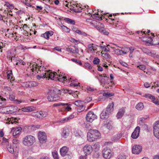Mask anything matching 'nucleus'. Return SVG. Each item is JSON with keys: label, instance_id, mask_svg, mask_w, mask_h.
I'll list each match as a JSON object with an SVG mask.
<instances>
[{"label": "nucleus", "instance_id": "58", "mask_svg": "<svg viewBox=\"0 0 159 159\" xmlns=\"http://www.w3.org/2000/svg\"><path fill=\"white\" fill-rule=\"evenodd\" d=\"M23 3L26 6H28L29 7H32V6L30 5L29 3L26 0H24L23 1Z\"/></svg>", "mask_w": 159, "mask_h": 159}, {"label": "nucleus", "instance_id": "59", "mask_svg": "<svg viewBox=\"0 0 159 159\" xmlns=\"http://www.w3.org/2000/svg\"><path fill=\"white\" fill-rule=\"evenodd\" d=\"M150 56H151L154 57H156L157 58H159V54H156V53L155 54H152L151 52H150Z\"/></svg>", "mask_w": 159, "mask_h": 159}, {"label": "nucleus", "instance_id": "38", "mask_svg": "<svg viewBox=\"0 0 159 159\" xmlns=\"http://www.w3.org/2000/svg\"><path fill=\"white\" fill-rule=\"evenodd\" d=\"M74 6H73V9L74 11L76 12H81V10L82 9L80 7H79V8H75V6L76 7H77V6L75 4L73 5Z\"/></svg>", "mask_w": 159, "mask_h": 159}, {"label": "nucleus", "instance_id": "40", "mask_svg": "<svg viewBox=\"0 0 159 159\" xmlns=\"http://www.w3.org/2000/svg\"><path fill=\"white\" fill-rule=\"evenodd\" d=\"M7 149L8 151L11 153H12L14 152L13 148L11 145L9 144L8 145L7 147Z\"/></svg>", "mask_w": 159, "mask_h": 159}, {"label": "nucleus", "instance_id": "12", "mask_svg": "<svg viewBox=\"0 0 159 159\" xmlns=\"http://www.w3.org/2000/svg\"><path fill=\"white\" fill-rule=\"evenodd\" d=\"M97 117L96 115L93 111H89L86 115V119L87 121L91 122Z\"/></svg>", "mask_w": 159, "mask_h": 159}, {"label": "nucleus", "instance_id": "26", "mask_svg": "<svg viewBox=\"0 0 159 159\" xmlns=\"http://www.w3.org/2000/svg\"><path fill=\"white\" fill-rule=\"evenodd\" d=\"M125 112V110L124 108L120 109L116 114V117L117 119H120L122 118L124 115Z\"/></svg>", "mask_w": 159, "mask_h": 159}, {"label": "nucleus", "instance_id": "56", "mask_svg": "<svg viewBox=\"0 0 159 159\" xmlns=\"http://www.w3.org/2000/svg\"><path fill=\"white\" fill-rule=\"evenodd\" d=\"M86 89L88 91H94L95 90H96L95 89H94L93 88L91 87H87L86 88Z\"/></svg>", "mask_w": 159, "mask_h": 159}, {"label": "nucleus", "instance_id": "21", "mask_svg": "<svg viewBox=\"0 0 159 159\" xmlns=\"http://www.w3.org/2000/svg\"><path fill=\"white\" fill-rule=\"evenodd\" d=\"M21 129L22 128L20 127L13 128L11 129V132L12 133L13 135L15 136L19 134Z\"/></svg>", "mask_w": 159, "mask_h": 159}, {"label": "nucleus", "instance_id": "27", "mask_svg": "<svg viewBox=\"0 0 159 159\" xmlns=\"http://www.w3.org/2000/svg\"><path fill=\"white\" fill-rule=\"evenodd\" d=\"M25 86L29 87H36L38 86V83L35 82H27L25 83Z\"/></svg>", "mask_w": 159, "mask_h": 159}, {"label": "nucleus", "instance_id": "36", "mask_svg": "<svg viewBox=\"0 0 159 159\" xmlns=\"http://www.w3.org/2000/svg\"><path fill=\"white\" fill-rule=\"evenodd\" d=\"M101 15L102 17V19L105 18L106 20H108V18H109L112 17V14H109L108 13L104 14V15H102V14H101Z\"/></svg>", "mask_w": 159, "mask_h": 159}, {"label": "nucleus", "instance_id": "19", "mask_svg": "<svg viewBox=\"0 0 159 159\" xmlns=\"http://www.w3.org/2000/svg\"><path fill=\"white\" fill-rule=\"evenodd\" d=\"M144 96L147 98L152 102L154 103L157 105H159V102L158 99L154 97L149 94H145Z\"/></svg>", "mask_w": 159, "mask_h": 159}, {"label": "nucleus", "instance_id": "39", "mask_svg": "<svg viewBox=\"0 0 159 159\" xmlns=\"http://www.w3.org/2000/svg\"><path fill=\"white\" fill-rule=\"evenodd\" d=\"M74 117V116L73 115H70L69 117H68L67 119H62L60 121L61 123H63L65 122H66L69 119H71L73 118Z\"/></svg>", "mask_w": 159, "mask_h": 159}, {"label": "nucleus", "instance_id": "47", "mask_svg": "<svg viewBox=\"0 0 159 159\" xmlns=\"http://www.w3.org/2000/svg\"><path fill=\"white\" fill-rule=\"evenodd\" d=\"M103 95L104 96H106L107 97H110L114 95V93H103Z\"/></svg>", "mask_w": 159, "mask_h": 159}, {"label": "nucleus", "instance_id": "52", "mask_svg": "<svg viewBox=\"0 0 159 159\" xmlns=\"http://www.w3.org/2000/svg\"><path fill=\"white\" fill-rule=\"evenodd\" d=\"M102 56L104 57L107 58H110L111 57L110 55L107 53H102Z\"/></svg>", "mask_w": 159, "mask_h": 159}, {"label": "nucleus", "instance_id": "35", "mask_svg": "<svg viewBox=\"0 0 159 159\" xmlns=\"http://www.w3.org/2000/svg\"><path fill=\"white\" fill-rule=\"evenodd\" d=\"M93 149L95 151H98L100 149V146L98 143H95L93 145Z\"/></svg>", "mask_w": 159, "mask_h": 159}, {"label": "nucleus", "instance_id": "55", "mask_svg": "<svg viewBox=\"0 0 159 159\" xmlns=\"http://www.w3.org/2000/svg\"><path fill=\"white\" fill-rule=\"evenodd\" d=\"M108 86L109 87V89H111L112 86L114 85V84L113 83V81H109V82H108Z\"/></svg>", "mask_w": 159, "mask_h": 159}, {"label": "nucleus", "instance_id": "57", "mask_svg": "<svg viewBox=\"0 0 159 159\" xmlns=\"http://www.w3.org/2000/svg\"><path fill=\"white\" fill-rule=\"evenodd\" d=\"M45 69V68H44V66H38L37 70H39L40 71H41V70H44Z\"/></svg>", "mask_w": 159, "mask_h": 159}, {"label": "nucleus", "instance_id": "61", "mask_svg": "<svg viewBox=\"0 0 159 159\" xmlns=\"http://www.w3.org/2000/svg\"><path fill=\"white\" fill-rule=\"evenodd\" d=\"M135 49V48L132 47H130L129 48H128V50L127 52L129 51H130V53H132L133 52L134 50Z\"/></svg>", "mask_w": 159, "mask_h": 159}, {"label": "nucleus", "instance_id": "60", "mask_svg": "<svg viewBox=\"0 0 159 159\" xmlns=\"http://www.w3.org/2000/svg\"><path fill=\"white\" fill-rule=\"evenodd\" d=\"M143 51L144 52V53H147L149 55H150V52H149V51L147 49H146L145 48H143L142 49Z\"/></svg>", "mask_w": 159, "mask_h": 159}, {"label": "nucleus", "instance_id": "13", "mask_svg": "<svg viewBox=\"0 0 159 159\" xmlns=\"http://www.w3.org/2000/svg\"><path fill=\"white\" fill-rule=\"evenodd\" d=\"M151 34L153 37L152 38L150 37V38H149L150 40L148 41L149 43H152L155 45H159V37L157 36L155 37L154 34L152 33H151Z\"/></svg>", "mask_w": 159, "mask_h": 159}, {"label": "nucleus", "instance_id": "24", "mask_svg": "<svg viewBox=\"0 0 159 159\" xmlns=\"http://www.w3.org/2000/svg\"><path fill=\"white\" fill-rule=\"evenodd\" d=\"M114 102H112L109 104L105 110L110 114L114 111Z\"/></svg>", "mask_w": 159, "mask_h": 159}, {"label": "nucleus", "instance_id": "51", "mask_svg": "<svg viewBox=\"0 0 159 159\" xmlns=\"http://www.w3.org/2000/svg\"><path fill=\"white\" fill-rule=\"evenodd\" d=\"M71 60L74 62H75L77 63H78L80 65H82V63L81 62V61L79 60H78L75 58H73L71 59Z\"/></svg>", "mask_w": 159, "mask_h": 159}, {"label": "nucleus", "instance_id": "43", "mask_svg": "<svg viewBox=\"0 0 159 159\" xmlns=\"http://www.w3.org/2000/svg\"><path fill=\"white\" fill-rule=\"evenodd\" d=\"M75 32L79 34H81L83 36H86L87 34L84 32H82L81 30H76L75 31Z\"/></svg>", "mask_w": 159, "mask_h": 159}, {"label": "nucleus", "instance_id": "37", "mask_svg": "<svg viewBox=\"0 0 159 159\" xmlns=\"http://www.w3.org/2000/svg\"><path fill=\"white\" fill-rule=\"evenodd\" d=\"M11 61H13V63H15L17 61L19 60V58L17 57V56L14 55L11 57Z\"/></svg>", "mask_w": 159, "mask_h": 159}, {"label": "nucleus", "instance_id": "11", "mask_svg": "<svg viewBox=\"0 0 159 159\" xmlns=\"http://www.w3.org/2000/svg\"><path fill=\"white\" fill-rule=\"evenodd\" d=\"M38 139L41 143H43L46 142L47 136L44 132H39L38 133Z\"/></svg>", "mask_w": 159, "mask_h": 159}, {"label": "nucleus", "instance_id": "18", "mask_svg": "<svg viewBox=\"0 0 159 159\" xmlns=\"http://www.w3.org/2000/svg\"><path fill=\"white\" fill-rule=\"evenodd\" d=\"M84 102L80 100H77L75 102L74 104L80 108L78 109V111L80 112L83 111L84 109V107L83 105Z\"/></svg>", "mask_w": 159, "mask_h": 159}, {"label": "nucleus", "instance_id": "17", "mask_svg": "<svg viewBox=\"0 0 159 159\" xmlns=\"http://www.w3.org/2000/svg\"><path fill=\"white\" fill-rule=\"evenodd\" d=\"M140 129V127L139 126H137L135 128L131 135L132 138L136 139L139 136Z\"/></svg>", "mask_w": 159, "mask_h": 159}, {"label": "nucleus", "instance_id": "8", "mask_svg": "<svg viewBox=\"0 0 159 159\" xmlns=\"http://www.w3.org/2000/svg\"><path fill=\"white\" fill-rule=\"evenodd\" d=\"M153 128L154 135L156 138L159 139V120L154 123Z\"/></svg>", "mask_w": 159, "mask_h": 159}, {"label": "nucleus", "instance_id": "14", "mask_svg": "<svg viewBox=\"0 0 159 159\" xmlns=\"http://www.w3.org/2000/svg\"><path fill=\"white\" fill-rule=\"evenodd\" d=\"M121 48L123 50L115 48L114 51L115 53L118 55L126 54L127 53V52L128 50V48Z\"/></svg>", "mask_w": 159, "mask_h": 159}, {"label": "nucleus", "instance_id": "15", "mask_svg": "<svg viewBox=\"0 0 159 159\" xmlns=\"http://www.w3.org/2000/svg\"><path fill=\"white\" fill-rule=\"evenodd\" d=\"M142 148L141 146L135 145L132 148V152L133 154H138L142 151Z\"/></svg>", "mask_w": 159, "mask_h": 159}, {"label": "nucleus", "instance_id": "31", "mask_svg": "<svg viewBox=\"0 0 159 159\" xmlns=\"http://www.w3.org/2000/svg\"><path fill=\"white\" fill-rule=\"evenodd\" d=\"M34 108L32 107H25L21 108L22 111L25 112L33 111L34 110Z\"/></svg>", "mask_w": 159, "mask_h": 159}, {"label": "nucleus", "instance_id": "1", "mask_svg": "<svg viewBox=\"0 0 159 159\" xmlns=\"http://www.w3.org/2000/svg\"><path fill=\"white\" fill-rule=\"evenodd\" d=\"M100 134L96 129H90L87 134V139L89 142H93L99 138Z\"/></svg>", "mask_w": 159, "mask_h": 159}, {"label": "nucleus", "instance_id": "48", "mask_svg": "<svg viewBox=\"0 0 159 159\" xmlns=\"http://www.w3.org/2000/svg\"><path fill=\"white\" fill-rule=\"evenodd\" d=\"M137 67L139 68L140 70H144L146 68L145 66L143 65H138L137 66Z\"/></svg>", "mask_w": 159, "mask_h": 159}, {"label": "nucleus", "instance_id": "23", "mask_svg": "<svg viewBox=\"0 0 159 159\" xmlns=\"http://www.w3.org/2000/svg\"><path fill=\"white\" fill-rule=\"evenodd\" d=\"M69 148L66 146L63 147L61 148L60 152L62 156H64L67 155L69 151Z\"/></svg>", "mask_w": 159, "mask_h": 159}, {"label": "nucleus", "instance_id": "32", "mask_svg": "<svg viewBox=\"0 0 159 159\" xmlns=\"http://www.w3.org/2000/svg\"><path fill=\"white\" fill-rule=\"evenodd\" d=\"M53 32L51 31H47L43 34V37L46 39H48L49 36L53 35Z\"/></svg>", "mask_w": 159, "mask_h": 159}, {"label": "nucleus", "instance_id": "62", "mask_svg": "<svg viewBox=\"0 0 159 159\" xmlns=\"http://www.w3.org/2000/svg\"><path fill=\"white\" fill-rule=\"evenodd\" d=\"M9 99L11 100H14L15 99V96L13 95H10Z\"/></svg>", "mask_w": 159, "mask_h": 159}, {"label": "nucleus", "instance_id": "3", "mask_svg": "<svg viewBox=\"0 0 159 159\" xmlns=\"http://www.w3.org/2000/svg\"><path fill=\"white\" fill-rule=\"evenodd\" d=\"M18 110V107L14 106H7L0 108V111L5 114H11L16 112Z\"/></svg>", "mask_w": 159, "mask_h": 159}, {"label": "nucleus", "instance_id": "33", "mask_svg": "<svg viewBox=\"0 0 159 159\" xmlns=\"http://www.w3.org/2000/svg\"><path fill=\"white\" fill-rule=\"evenodd\" d=\"M7 76L8 79H10L11 80L13 81L14 80L11 70H9L7 71Z\"/></svg>", "mask_w": 159, "mask_h": 159}, {"label": "nucleus", "instance_id": "41", "mask_svg": "<svg viewBox=\"0 0 159 159\" xmlns=\"http://www.w3.org/2000/svg\"><path fill=\"white\" fill-rule=\"evenodd\" d=\"M52 155L54 159H58L59 157L57 152L54 151L52 152Z\"/></svg>", "mask_w": 159, "mask_h": 159}, {"label": "nucleus", "instance_id": "4", "mask_svg": "<svg viewBox=\"0 0 159 159\" xmlns=\"http://www.w3.org/2000/svg\"><path fill=\"white\" fill-rule=\"evenodd\" d=\"M35 142V138L32 135H28L23 139L22 143L24 145L29 147L32 145Z\"/></svg>", "mask_w": 159, "mask_h": 159}, {"label": "nucleus", "instance_id": "46", "mask_svg": "<svg viewBox=\"0 0 159 159\" xmlns=\"http://www.w3.org/2000/svg\"><path fill=\"white\" fill-rule=\"evenodd\" d=\"M100 62V60L97 57H95L93 61V63L94 64H98Z\"/></svg>", "mask_w": 159, "mask_h": 159}, {"label": "nucleus", "instance_id": "25", "mask_svg": "<svg viewBox=\"0 0 159 159\" xmlns=\"http://www.w3.org/2000/svg\"><path fill=\"white\" fill-rule=\"evenodd\" d=\"M57 77L56 78V80H58L59 81L63 82L64 81H65L67 80L66 77H65L64 75H63L62 74H59V72H58V73L57 74Z\"/></svg>", "mask_w": 159, "mask_h": 159}, {"label": "nucleus", "instance_id": "34", "mask_svg": "<svg viewBox=\"0 0 159 159\" xmlns=\"http://www.w3.org/2000/svg\"><path fill=\"white\" fill-rule=\"evenodd\" d=\"M144 106L143 103L139 102L136 106V109L138 110H141L143 108Z\"/></svg>", "mask_w": 159, "mask_h": 159}, {"label": "nucleus", "instance_id": "29", "mask_svg": "<svg viewBox=\"0 0 159 159\" xmlns=\"http://www.w3.org/2000/svg\"><path fill=\"white\" fill-rule=\"evenodd\" d=\"M110 114L105 109L104 110L100 115V118L102 119L107 118Z\"/></svg>", "mask_w": 159, "mask_h": 159}, {"label": "nucleus", "instance_id": "22", "mask_svg": "<svg viewBox=\"0 0 159 159\" xmlns=\"http://www.w3.org/2000/svg\"><path fill=\"white\" fill-rule=\"evenodd\" d=\"M38 66L37 64L35 62L30 63L28 70H31L32 72H34L35 70H38Z\"/></svg>", "mask_w": 159, "mask_h": 159}, {"label": "nucleus", "instance_id": "42", "mask_svg": "<svg viewBox=\"0 0 159 159\" xmlns=\"http://www.w3.org/2000/svg\"><path fill=\"white\" fill-rule=\"evenodd\" d=\"M93 44H90L88 45V48L89 50L90 51H92L96 50V49L93 47Z\"/></svg>", "mask_w": 159, "mask_h": 159}, {"label": "nucleus", "instance_id": "2", "mask_svg": "<svg viewBox=\"0 0 159 159\" xmlns=\"http://www.w3.org/2000/svg\"><path fill=\"white\" fill-rule=\"evenodd\" d=\"M91 24L96 28L101 33L103 34L108 35L109 34L108 31H106L104 28V25L100 22L97 20H92Z\"/></svg>", "mask_w": 159, "mask_h": 159}, {"label": "nucleus", "instance_id": "54", "mask_svg": "<svg viewBox=\"0 0 159 159\" xmlns=\"http://www.w3.org/2000/svg\"><path fill=\"white\" fill-rule=\"evenodd\" d=\"M84 66L90 69H91L92 68V67L91 65L88 63H85L84 64Z\"/></svg>", "mask_w": 159, "mask_h": 159}, {"label": "nucleus", "instance_id": "20", "mask_svg": "<svg viewBox=\"0 0 159 159\" xmlns=\"http://www.w3.org/2000/svg\"><path fill=\"white\" fill-rule=\"evenodd\" d=\"M69 129L67 128H64L62 129L61 134V136L63 138H66L69 134Z\"/></svg>", "mask_w": 159, "mask_h": 159}, {"label": "nucleus", "instance_id": "63", "mask_svg": "<svg viewBox=\"0 0 159 159\" xmlns=\"http://www.w3.org/2000/svg\"><path fill=\"white\" fill-rule=\"evenodd\" d=\"M14 101H15V103L17 104H19L20 103L22 102V101L21 100H18L16 99Z\"/></svg>", "mask_w": 159, "mask_h": 159}, {"label": "nucleus", "instance_id": "5", "mask_svg": "<svg viewBox=\"0 0 159 159\" xmlns=\"http://www.w3.org/2000/svg\"><path fill=\"white\" fill-rule=\"evenodd\" d=\"M99 77H100L101 79L100 80L101 85L106 89L109 88L108 82L109 81V78L106 76L105 74L99 75Z\"/></svg>", "mask_w": 159, "mask_h": 159}, {"label": "nucleus", "instance_id": "6", "mask_svg": "<svg viewBox=\"0 0 159 159\" xmlns=\"http://www.w3.org/2000/svg\"><path fill=\"white\" fill-rule=\"evenodd\" d=\"M32 115L39 119H43L46 117L48 115L47 112L45 111H37L35 112H33Z\"/></svg>", "mask_w": 159, "mask_h": 159}, {"label": "nucleus", "instance_id": "53", "mask_svg": "<svg viewBox=\"0 0 159 159\" xmlns=\"http://www.w3.org/2000/svg\"><path fill=\"white\" fill-rule=\"evenodd\" d=\"M117 159H126V157L125 155H120L118 157Z\"/></svg>", "mask_w": 159, "mask_h": 159}, {"label": "nucleus", "instance_id": "44", "mask_svg": "<svg viewBox=\"0 0 159 159\" xmlns=\"http://www.w3.org/2000/svg\"><path fill=\"white\" fill-rule=\"evenodd\" d=\"M61 27L65 32L67 33H69L70 32V29L64 26V25H62V26H61Z\"/></svg>", "mask_w": 159, "mask_h": 159}, {"label": "nucleus", "instance_id": "28", "mask_svg": "<svg viewBox=\"0 0 159 159\" xmlns=\"http://www.w3.org/2000/svg\"><path fill=\"white\" fill-rule=\"evenodd\" d=\"M66 51L74 54L78 53L79 52L78 48L75 46L74 47V48H67Z\"/></svg>", "mask_w": 159, "mask_h": 159}, {"label": "nucleus", "instance_id": "10", "mask_svg": "<svg viewBox=\"0 0 159 159\" xmlns=\"http://www.w3.org/2000/svg\"><path fill=\"white\" fill-rule=\"evenodd\" d=\"M83 151L86 155L90 154L93 151L92 147L90 145L87 144L84 146Z\"/></svg>", "mask_w": 159, "mask_h": 159}, {"label": "nucleus", "instance_id": "50", "mask_svg": "<svg viewBox=\"0 0 159 159\" xmlns=\"http://www.w3.org/2000/svg\"><path fill=\"white\" fill-rule=\"evenodd\" d=\"M47 77L46 75H45V73L42 75H37V78L38 79H40L41 78H45Z\"/></svg>", "mask_w": 159, "mask_h": 159}, {"label": "nucleus", "instance_id": "16", "mask_svg": "<svg viewBox=\"0 0 159 159\" xmlns=\"http://www.w3.org/2000/svg\"><path fill=\"white\" fill-rule=\"evenodd\" d=\"M57 73L56 72L55 73H52L49 71H47L45 72V75H46L47 77H48L51 80H56V78L57 77Z\"/></svg>", "mask_w": 159, "mask_h": 159}, {"label": "nucleus", "instance_id": "30", "mask_svg": "<svg viewBox=\"0 0 159 159\" xmlns=\"http://www.w3.org/2000/svg\"><path fill=\"white\" fill-rule=\"evenodd\" d=\"M91 16L92 18L93 19H96V20H102V16H100V14L98 13H97V14L95 13L92 15L91 14Z\"/></svg>", "mask_w": 159, "mask_h": 159}, {"label": "nucleus", "instance_id": "64", "mask_svg": "<svg viewBox=\"0 0 159 159\" xmlns=\"http://www.w3.org/2000/svg\"><path fill=\"white\" fill-rule=\"evenodd\" d=\"M144 86L145 88H148L150 87L151 86V85H150V84H149L148 83L146 82L144 84Z\"/></svg>", "mask_w": 159, "mask_h": 159}, {"label": "nucleus", "instance_id": "49", "mask_svg": "<svg viewBox=\"0 0 159 159\" xmlns=\"http://www.w3.org/2000/svg\"><path fill=\"white\" fill-rule=\"evenodd\" d=\"M11 119V124H13L14 123L16 124L17 123L18 119L16 118H12Z\"/></svg>", "mask_w": 159, "mask_h": 159}, {"label": "nucleus", "instance_id": "9", "mask_svg": "<svg viewBox=\"0 0 159 159\" xmlns=\"http://www.w3.org/2000/svg\"><path fill=\"white\" fill-rule=\"evenodd\" d=\"M103 156L106 159H109L111 156V151L108 148H105L102 151Z\"/></svg>", "mask_w": 159, "mask_h": 159}, {"label": "nucleus", "instance_id": "7", "mask_svg": "<svg viewBox=\"0 0 159 159\" xmlns=\"http://www.w3.org/2000/svg\"><path fill=\"white\" fill-rule=\"evenodd\" d=\"M60 94H56L54 92L49 93L47 98L49 101H56L59 99Z\"/></svg>", "mask_w": 159, "mask_h": 159}, {"label": "nucleus", "instance_id": "45", "mask_svg": "<svg viewBox=\"0 0 159 159\" xmlns=\"http://www.w3.org/2000/svg\"><path fill=\"white\" fill-rule=\"evenodd\" d=\"M67 104L63 103H55L53 105L54 107H59L61 106H64L66 105H67Z\"/></svg>", "mask_w": 159, "mask_h": 159}]
</instances>
